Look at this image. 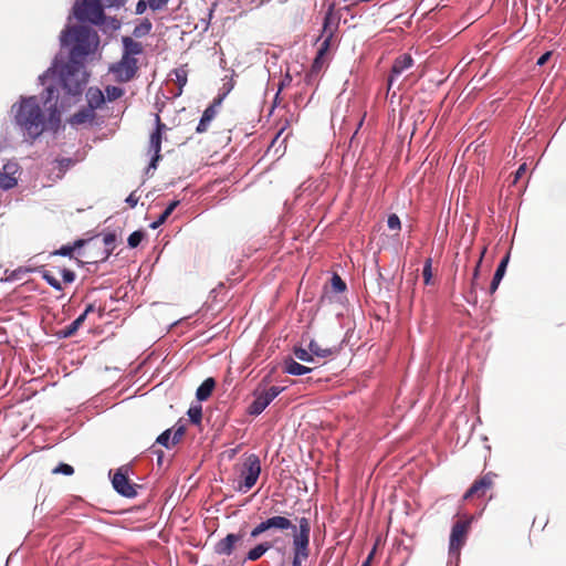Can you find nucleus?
<instances>
[{"label": "nucleus", "instance_id": "obj_1", "mask_svg": "<svg viewBox=\"0 0 566 566\" xmlns=\"http://www.w3.org/2000/svg\"><path fill=\"white\" fill-rule=\"evenodd\" d=\"M46 96L42 109L36 96L21 97L13 104L15 124L30 137L38 138L45 129L55 130L61 122V111L66 105L64 99L59 102V91L49 85L45 88Z\"/></svg>", "mask_w": 566, "mask_h": 566}, {"label": "nucleus", "instance_id": "obj_2", "mask_svg": "<svg viewBox=\"0 0 566 566\" xmlns=\"http://www.w3.org/2000/svg\"><path fill=\"white\" fill-rule=\"evenodd\" d=\"M62 45L71 46L70 60L82 61L98 42L97 34L87 25H75L66 29L61 36Z\"/></svg>", "mask_w": 566, "mask_h": 566}, {"label": "nucleus", "instance_id": "obj_3", "mask_svg": "<svg viewBox=\"0 0 566 566\" xmlns=\"http://www.w3.org/2000/svg\"><path fill=\"white\" fill-rule=\"evenodd\" d=\"M60 84L69 96H80L86 85L87 74L82 61L69 60L59 69Z\"/></svg>", "mask_w": 566, "mask_h": 566}, {"label": "nucleus", "instance_id": "obj_4", "mask_svg": "<svg viewBox=\"0 0 566 566\" xmlns=\"http://www.w3.org/2000/svg\"><path fill=\"white\" fill-rule=\"evenodd\" d=\"M311 524L307 517L298 520V530L293 534V560L292 566H302L310 555Z\"/></svg>", "mask_w": 566, "mask_h": 566}, {"label": "nucleus", "instance_id": "obj_5", "mask_svg": "<svg viewBox=\"0 0 566 566\" xmlns=\"http://www.w3.org/2000/svg\"><path fill=\"white\" fill-rule=\"evenodd\" d=\"M261 474V462L258 454L251 453L245 455L240 469V483L238 490L247 493L251 490Z\"/></svg>", "mask_w": 566, "mask_h": 566}, {"label": "nucleus", "instance_id": "obj_6", "mask_svg": "<svg viewBox=\"0 0 566 566\" xmlns=\"http://www.w3.org/2000/svg\"><path fill=\"white\" fill-rule=\"evenodd\" d=\"M74 14L80 21H88L96 25H101L105 19L99 0H82L75 4Z\"/></svg>", "mask_w": 566, "mask_h": 566}, {"label": "nucleus", "instance_id": "obj_7", "mask_svg": "<svg viewBox=\"0 0 566 566\" xmlns=\"http://www.w3.org/2000/svg\"><path fill=\"white\" fill-rule=\"evenodd\" d=\"M283 388L272 386L268 389H256L254 400L248 407V413L251 416H259L281 392Z\"/></svg>", "mask_w": 566, "mask_h": 566}, {"label": "nucleus", "instance_id": "obj_8", "mask_svg": "<svg viewBox=\"0 0 566 566\" xmlns=\"http://www.w3.org/2000/svg\"><path fill=\"white\" fill-rule=\"evenodd\" d=\"M138 71L137 59L122 55V59L109 67L116 81L125 83L135 77Z\"/></svg>", "mask_w": 566, "mask_h": 566}, {"label": "nucleus", "instance_id": "obj_9", "mask_svg": "<svg viewBox=\"0 0 566 566\" xmlns=\"http://www.w3.org/2000/svg\"><path fill=\"white\" fill-rule=\"evenodd\" d=\"M112 484L116 492L125 497H135L137 495V484H133L129 480V468L120 467L114 473Z\"/></svg>", "mask_w": 566, "mask_h": 566}, {"label": "nucleus", "instance_id": "obj_10", "mask_svg": "<svg viewBox=\"0 0 566 566\" xmlns=\"http://www.w3.org/2000/svg\"><path fill=\"white\" fill-rule=\"evenodd\" d=\"M270 530H279V531H287L293 530L296 531V526L285 516L275 515L269 517L261 523H259L250 533L252 538L259 537L261 534L270 531Z\"/></svg>", "mask_w": 566, "mask_h": 566}, {"label": "nucleus", "instance_id": "obj_11", "mask_svg": "<svg viewBox=\"0 0 566 566\" xmlns=\"http://www.w3.org/2000/svg\"><path fill=\"white\" fill-rule=\"evenodd\" d=\"M155 129L149 136V148L154 151V156L149 163V169H156L158 161L161 159V142L163 134L168 129L167 125L161 122L159 114L155 115Z\"/></svg>", "mask_w": 566, "mask_h": 566}, {"label": "nucleus", "instance_id": "obj_12", "mask_svg": "<svg viewBox=\"0 0 566 566\" xmlns=\"http://www.w3.org/2000/svg\"><path fill=\"white\" fill-rule=\"evenodd\" d=\"M469 523L458 521L454 523L450 534L449 554L459 557L460 549L467 541Z\"/></svg>", "mask_w": 566, "mask_h": 566}, {"label": "nucleus", "instance_id": "obj_13", "mask_svg": "<svg viewBox=\"0 0 566 566\" xmlns=\"http://www.w3.org/2000/svg\"><path fill=\"white\" fill-rule=\"evenodd\" d=\"M495 476L496 475L494 473L489 472L480 479L475 480L470 489L464 493L463 500H470L473 497L480 499L484 496L485 493L492 489Z\"/></svg>", "mask_w": 566, "mask_h": 566}, {"label": "nucleus", "instance_id": "obj_14", "mask_svg": "<svg viewBox=\"0 0 566 566\" xmlns=\"http://www.w3.org/2000/svg\"><path fill=\"white\" fill-rule=\"evenodd\" d=\"M244 538V532L240 533H230L224 538L220 539L216 546L214 552L219 555H231L234 551V548L242 544Z\"/></svg>", "mask_w": 566, "mask_h": 566}, {"label": "nucleus", "instance_id": "obj_15", "mask_svg": "<svg viewBox=\"0 0 566 566\" xmlns=\"http://www.w3.org/2000/svg\"><path fill=\"white\" fill-rule=\"evenodd\" d=\"M413 65V59L410 54L399 55L391 67V73L388 77V91L391 90L397 76L401 75L406 70H409Z\"/></svg>", "mask_w": 566, "mask_h": 566}, {"label": "nucleus", "instance_id": "obj_16", "mask_svg": "<svg viewBox=\"0 0 566 566\" xmlns=\"http://www.w3.org/2000/svg\"><path fill=\"white\" fill-rule=\"evenodd\" d=\"M18 171L19 166L15 163H7L6 165H3L2 170H0V188L3 190H9L17 186Z\"/></svg>", "mask_w": 566, "mask_h": 566}, {"label": "nucleus", "instance_id": "obj_17", "mask_svg": "<svg viewBox=\"0 0 566 566\" xmlns=\"http://www.w3.org/2000/svg\"><path fill=\"white\" fill-rule=\"evenodd\" d=\"M332 11H333V7L329 8L328 12L326 13V15L324 18L323 34H322L324 36V40H323V42L318 49V52H317V54H319L322 56H324L326 54V52L328 51L331 41L334 36L335 27L332 23Z\"/></svg>", "mask_w": 566, "mask_h": 566}, {"label": "nucleus", "instance_id": "obj_18", "mask_svg": "<svg viewBox=\"0 0 566 566\" xmlns=\"http://www.w3.org/2000/svg\"><path fill=\"white\" fill-rule=\"evenodd\" d=\"M221 103V98H217L213 103L208 106L201 116V119L196 128V132L199 134L206 133L209 128L210 123L214 119L217 115V105Z\"/></svg>", "mask_w": 566, "mask_h": 566}, {"label": "nucleus", "instance_id": "obj_19", "mask_svg": "<svg viewBox=\"0 0 566 566\" xmlns=\"http://www.w3.org/2000/svg\"><path fill=\"white\" fill-rule=\"evenodd\" d=\"M123 55L127 57H135V55H139L143 53L144 48L143 44L138 41H135L130 36H123Z\"/></svg>", "mask_w": 566, "mask_h": 566}, {"label": "nucleus", "instance_id": "obj_20", "mask_svg": "<svg viewBox=\"0 0 566 566\" xmlns=\"http://www.w3.org/2000/svg\"><path fill=\"white\" fill-rule=\"evenodd\" d=\"M308 349L312 353L313 357L316 356L318 358H328L337 355L339 352V348H337L336 346L322 347L316 340L310 342Z\"/></svg>", "mask_w": 566, "mask_h": 566}, {"label": "nucleus", "instance_id": "obj_21", "mask_svg": "<svg viewBox=\"0 0 566 566\" xmlns=\"http://www.w3.org/2000/svg\"><path fill=\"white\" fill-rule=\"evenodd\" d=\"M88 108L95 112L96 108H99L105 102V95L99 88L90 87L86 93Z\"/></svg>", "mask_w": 566, "mask_h": 566}, {"label": "nucleus", "instance_id": "obj_22", "mask_svg": "<svg viewBox=\"0 0 566 566\" xmlns=\"http://www.w3.org/2000/svg\"><path fill=\"white\" fill-rule=\"evenodd\" d=\"M324 56L316 54L310 71L305 75V82L307 84H313V82L318 77L321 71L324 67Z\"/></svg>", "mask_w": 566, "mask_h": 566}, {"label": "nucleus", "instance_id": "obj_23", "mask_svg": "<svg viewBox=\"0 0 566 566\" xmlns=\"http://www.w3.org/2000/svg\"><path fill=\"white\" fill-rule=\"evenodd\" d=\"M95 118V112L92 108H83L76 112L70 119L72 125H82L85 123H92Z\"/></svg>", "mask_w": 566, "mask_h": 566}, {"label": "nucleus", "instance_id": "obj_24", "mask_svg": "<svg viewBox=\"0 0 566 566\" xmlns=\"http://www.w3.org/2000/svg\"><path fill=\"white\" fill-rule=\"evenodd\" d=\"M509 254L505 255L502 261L500 262V264L497 265V269L494 273V276L492 279V282H491V285H490V292L491 293H494L499 285H500V282L501 280L503 279L504 274H505V271H506V266H507V263H509Z\"/></svg>", "mask_w": 566, "mask_h": 566}, {"label": "nucleus", "instance_id": "obj_25", "mask_svg": "<svg viewBox=\"0 0 566 566\" xmlns=\"http://www.w3.org/2000/svg\"><path fill=\"white\" fill-rule=\"evenodd\" d=\"M214 387H216V380L213 378L209 377L206 380H203V382L197 389V392H196L197 399L199 401L207 400L211 396Z\"/></svg>", "mask_w": 566, "mask_h": 566}, {"label": "nucleus", "instance_id": "obj_26", "mask_svg": "<svg viewBox=\"0 0 566 566\" xmlns=\"http://www.w3.org/2000/svg\"><path fill=\"white\" fill-rule=\"evenodd\" d=\"M85 322V314H81L76 319H74L70 325L62 328L57 334L62 338H70L76 334L78 328Z\"/></svg>", "mask_w": 566, "mask_h": 566}, {"label": "nucleus", "instance_id": "obj_27", "mask_svg": "<svg viewBox=\"0 0 566 566\" xmlns=\"http://www.w3.org/2000/svg\"><path fill=\"white\" fill-rule=\"evenodd\" d=\"M284 371L290 375L301 376L312 371V368L290 358L285 361Z\"/></svg>", "mask_w": 566, "mask_h": 566}, {"label": "nucleus", "instance_id": "obj_28", "mask_svg": "<svg viewBox=\"0 0 566 566\" xmlns=\"http://www.w3.org/2000/svg\"><path fill=\"white\" fill-rule=\"evenodd\" d=\"M272 543L270 542H263L258 544L254 548L250 549L247 559L249 560H258L261 558L270 548H272Z\"/></svg>", "mask_w": 566, "mask_h": 566}, {"label": "nucleus", "instance_id": "obj_29", "mask_svg": "<svg viewBox=\"0 0 566 566\" xmlns=\"http://www.w3.org/2000/svg\"><path fill=\"white\" fill-rule=\"evenodd\" d=\"M115 242H116V234L115 233H106L103 237L104 254L99 259V261H105V260L108 259V256L112 254V252L115 249Z\"/></svg>", "mask_w": 566, "mask_h": 566}, {"label": "nucleus", "instance_id": "obj_30", "mask_svg": "<svg viewBox=\"0 0 566 566\" xmlns=\"http://www.w3.org/2000/svg\"><path fill=\"white\" fill-rule=\"evenodd\" d=\"M85 244V240L80 239L76 240L73 245H62L59 250H55L53 252L54 255H61V256H72V253L75 249L81 248Z\"/></svg>", "mask_w": 566, "mask_h": 566}, {"label": "nucleus", "instance_id": "obj_31", "mask_svg": "<svg viewBox=\"0 0 566 566\" xmlns=\"http://www.w3.org/2000/svg\"><path fill=\"white\" fill-rule=\"evenodd\" d=\"M172 74L175 75V82L179 87L178 94H181L184 86L187 84L188 72L185 67H178L172 71Z\"/></svg>", "mask_w": 566, "mask_h": 566}, {"label": "nucleus", "instance_id": "obj_32", "mask_svg": "<svg viewBox=\"0 0 566 566\" xmlns=\"http://www.w3.org/2000/svg\"><path fill=\"white\" fill-rule=\"evenodd\" d=\"M153 28L151 22L148 19H144L138 25L134 28L133 34L136 38L147 35Z\"/></svg>", "mask_w": 566, "mask_h": 566}, {"label": "nucleus", "instance_id": "obj_33", "mask_svg": "<svg viewBox=\"0 0 566 566\" xmlns=\"http://www.w3.org/2000/svg\"><path fill=\"white\" fill-rule=\"evenodd\" d=\"M106 98L109 102L116 101L124 95V90L118 86L108 85L105 88Z\"/></svg>", "mask_w": 566, "mask_h": 566}, {"label": "nucleus", "instance_id": "obj_34", "mask_svg": "<svg viewBox=\"0 0 566 566\" xmlns=\"http://www.w3.org/2000/svg\"><path fill=\"white\" fill-rule=\"evenodd\" d=\"M41 273H42V279L45 280V282L50 286H52L56 291H62V284L50 271L43 270Z\"/></svg>", "mask_w": 566, "mask_h": 566}, {"label": "nucleus", "instance_id": "obj_35", "mask_svg": "<svg viewBox=\"0 0 566 566\" xmlns=\"http://www.w3.org/2000/svg\"><path fill=\"white\" fill-rule=\"evenodd\" d=\"M188 416L192 423L199 424L202 419V408L200 405L191 406L188 410Z\"/></svg>", "mask_w": 566, "mask_h": 566}, {"label": "nucleus", "instance_id": "obj_36", "mask_svg": "<svg viewBox=\"0 0 566 566\" xmlns=\"http://www.w3.org/2000/svg\"><path fill=\"white\" fill-rule=\"evenodd\" d=\"M55 163L57 164L60 176H63L70 167L75 165V160L72 158H56Z\"/></svg>", "mask_w": 566, "mask_h": 566}, {"label": "nucleus", "instance_id": "obj_37", "mask_svg": "<svg viewBox=\"0 0 566 566\" xmlns=\"http://www.w3.org/2000/svg\"><path fill=\"white\" fill-rule=\"evenodd\" d=\"M294 355L297 359L305 361V363H312L314 360L312 353L310 349H304L302 347H295L294 348Z\"/></svg>", "mask_w": 566, "mask_h": 566}, {"label": "nucleus", "instance_id": "obj_38", "mask_svg": "<svg viewBox=\"0 0 566 566\" xmlns=\"http://www.w3.org/2000/svg\"><path fill=\"white\" fill-rule=\"evenodd\" d=\"M144 235L145 234L143 231H134L133 233H130L127 239L129 248H137L140 244L142 240L144 239Z\"/></svg>", "mask_w": 566, "mask_h": 566}, {"label": "nucleus", "instance_id": "obj_39", "mask_svg": "<svg viewBox=\"0 0 566 566\" xmlns=\"http://www.w3.org/2000/svg\"><path fill=\"white\" fill-rule=\"evenodd\" d=\"M486 252V247H482L481 249V252H480V258H479V261L474 268V272H473V276H472V282H471V289L474 290L475 286H476V281H478V277H479V271H480V265L482 263V260H483V256Z\"/></svg>", "mask_w": 566, "mask_h": 566}, {"label": "nucleus", "instance_id": "obj_40", "mask_svg": "<svg viewBox=\"0 0 566 566\" xmlns=\"http://www.w3.org/2000/svg\"><path fill=\"white\" fill-rule=\"evenodd\" d=\"M171 433L172 429L165 430L161 434L158 436L156 442L166 448L172 447L170 442Z\"/></svg>", "mask_w": 566, "mask_h": 566}, {"label": "nucleus", "instance_id": "obj_41", "mask_svg": "<svg viewBox=\"0 0 566 566\" xmlns=\"http://www.w3.org/2000/svg\"><path fill=\"white\" fill-rule=\"evenodd\" d=\"M332 287L336 293H342L346 290V283L342 280L338 274H334L332 277Z\"/></svg>", "mask_w": 566, "mask_h": 566}, {"label": "nucleus", "instance_id": "obj_42", "mask_svg": "<svg viewBox=\"0 0 566 566\" xmlns=\"http://www.w3.org/2000/svg\"><path fill=\"white\" fill-rule=\"evenodd\" d=\"M53 474H64V475H72L74 473V469L72 465L66 463H60L57 467H55L52 470Z\"/></svg>", "mask_w": 566, "mask_h": 566}, {"label": "nucleus", "instance_id": "obj_43", "mask_svg": "<svg viewBox=\"0 0 566 566\" xmlns=\"http://www.w3.org/2000/svg\"><path fill=\"white\" fill-rule=\"evenodd\" d=\"M186 433V428L185 426H179L177 427L174 432H172V438H171V446H176L178 442H180V440L182 439V437L185 436Z\"/></svg>", "mask_w": 566, "mask_h": 566}, {"label": "nucleus", "instance_id": "obj_44", "mask_svg": "<svg viewBox=\"0 0 566 566\" xmlns=\"http://www.w3.org/2000/svg\"><path fill=\"white\" fill-rule=\"evenodd\" d=\"M388 228L391 230L400 229V219L397 214H390L387 220Z\"/></svg>", "mask_w": 566, "mask_h": 566}, {"label": "nucleus", "instance_id": "obj_45", "mask_svg": "<svg viewBox=\"0 0 566 566\" xmlns=\"http://www.w3.org/2000/svg\"><path fill=\"white\" fill-rule=\"evenodd\" d=\"M147 1H148V4H149V8L153 11L161 10L169 2V0H147Z\"/></svg>", "mask_w": 566, "mask_h": 566}, {"label": "nucleus", "instance_id": "obj_46", "mask_svg": "<svg viewBox=\"0 0 566 566\" xmlns=\"http://www.w3.org/2000/svg\"><path fill=\"white\" fill-rule=\"evenodd\" d=\"M422 276H423L424 283L429 284V282L431 280V276H432V273H431V260L430 259H428L426 261V264H424L423 270H422Z\"/></svg>", "mask_w": 566, "mask_h": 566}, {"label": "nucleus", "instance_id": "obj_47", "mask_svg": "<svg viewBox=\"0 0 566 566\" xmlns=\"http://www.w3.org/2000/svg\"><path fill=\"white\" fill-rule=\"evenodd\" d=\"M61 274L64 283H73L75 281V273L69 269L61 270Z\"/></svg>", "mask_w": 566, "mask_h": 566}, {"label": "nucleus", "instance_id": "obj_48", "mask_svg": "<svg viewBox=\"0 0 566 566\" xmlns=\"http://www.w3.org/2000/svg\"><path fill=\"white\" fill-rule=\"evenodd\" d=\"M147 7H149L147 0H139L136 3V9H135L136 14H143L146 11Z\"/></svg>", "mask_w": 566, "mask_h": 566}, {"label": "nucleus", "instance_id": "obj_49", "mask_svg": "<svg viewBox=\"0 0 566 566\" xmlns=\"http://www.w3.org/2000/svg\"><path fill=\"white\" fill-rule=\"evenodd\" d=\"M169 218L168 214H166L164 211L163 213L159 216L158 220H156L155 222H153L150 224V228L151 229H157L159 226H161L163 223H165V221Z\"/></svg>", "mask_w": 566, "mask_h": 566}, {"label": "nucleus", "instance_id": "obj_50", "mask_svg": "<svg viewBox=\"0 0 566 566\" xmlns=\"http://www.w3.org/2000/svg\"><path fill=\"white\" fill-rule=\"evenodd\" d=\"M139 200V197L136 196V192L133 191L127 198H126V202L129 205L130 208H134L136 207L137 202Z\"/></svg>", "mask_w": 566, "mask_h": 566}, {"label": "nucleus", "instance_id": "obj_51", "mask_svg": "<svg viewBox=\"0 0 566 566\" xmlns=\"http://www.w3.org/2000/svg\"><path fill=\"white\" fill-rule=\"evenodd\" d=\"M178 205H179V201H178V200H175V201L170 202V203L166 207V209L164 210V212H165L166 214L170 216V214L174 212V210L177 208V206H178Z\"/></svg>", "mask_w": 566, "mask_h": 566}, {"label": "nucleus", "instance_id": "obj_52", "mask_svg": "<svg viewBox=\"0 0 566 566\" xmlns=\"http://www.w3.org/2000/svg\"><path fill=\"white\" fill-rule=\"evenodd\" d=\"M552 53L551 52H546L544 53L538 60H537V65L542 66L544 64L547 63V61L549 60Z\"/></svg>", "mask_w": 566, "mask_h": 566}, {"label": "nucleus", "instance_id": "obj_53", "mask_svg": "<svg viewBox=\"0 0 566 566\" xmlns=\"http://www.w3.org/2000/svg\"><path fill=\"white\" fill-rule=\"evenodd\" d=\"M525 172H526V164H523L516 170L514 181H517V179H520Z\"/></svg>", "mask_w": 566, "mask_h": 566}, {"label": "nucleus", "instance_id": "obj_54", "mask_svg": "<svg viewBox=\"0 0 566 566\" xmlns=\"http://www.w3.org/2000/svg\"><path fill=\"white\" fill-rule=\"evenodd\" d=\"M376 548L374 547L373 551L368 554L367 558L363 562L361 566H370L374 556H375Z\"/></svg>", "mask_w": 566, "mask_h": 566}, {"label": "nucleus", "instance_id": "obj_55", "mask_svg": "<svg viewBox=\"0 0 566 566\" xmlns=\"http://www.w3.org/2000/svg\"><path fill=\"white\" fill-rule=\"evenodd\" d=\"M106 7H118L123 3V0H103Z\"/></svg>", "mask_w": 566, "mask_h": 566}, {"label": "nucleus", "instance_id": "obj_56", "mask_svg": "<svg viewBox=\"0 0 566 566\" xmlns=\"http://www.w3.org/2000/svg\"><path fill=\"white\" fill-rule=\"evenodd\" d=\"M292 81V77L290 74H286L284 80L280 84V90H282L285 85H289Z\"/></svg>", "mask_w": 566, "mask_h": 566}, {"label": "nucleus", "instance_id": "obj_57", "mask_svg": "<svg viewBox=\"0 0 566 566\" xmlns=\"http://www.w3.org/2000/svg\"><path fill=\"white\" fill-rule=\"evenodd\" d=\"M95 311V305L94 304H88L85 308V311L82 313V314H85V318L87 317V315L92 312Z\"/></svg>", "mask_w": 566, "mask_h": 566}]
</instances>
